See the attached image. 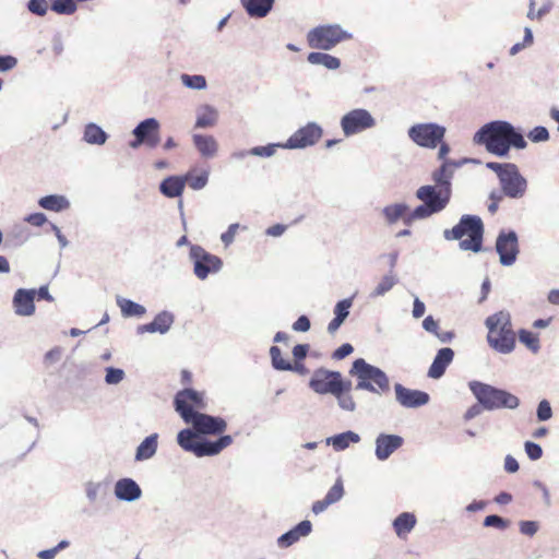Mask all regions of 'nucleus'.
<instances>
[{
  "label": "nucleus",
  "mask_w": 559,
  "mask_h": 559,
  "mask_svg": "<svg viewBox=\"0 0 559 559\" xmlns=\"http://www.w3.org/2000/svg\"><path fill=\"white\" fill-rule=\"evenodd\" d=\"M185 423L191 425L192 428L180 430L177 435V442L185 451L191 452L198 457L217 455L233 443V438L229 435L219 436L214 441L200 438V436L223 433L227 428V423L222 417L198 412Z\"/></svg>",
  "instance_id": "f257e3e1"
},
{
  "label": "nucleus",
  "mask_w": 559,
  "mask_h": 559,
  "mask_svg": "<svg viewBox=\"0 0 559 559\" xmlns=\"http://www.w3.org/2000/svg\"><path fill=\"white\" fill-rule=\"evenodd\" d=\"M474 142L484 145L497 156H507L511 147L523 150L527 143L523 134L507 121L497 120L483 126L474 135Z\"/></svg>",
  "instance_id": "f03ea898"
},
{
  "label": "nucleus",
  "mask_w": 559,
  "mask_h": 559,
  "mask_svg": "<svg viewBox=\"0 0 559 559\" xmlns=\"http://www.w3.org/2000/svg\"><path fill=\"white\" fill-rule=\"evenodd\" d=\"M484 225L478 216L463 215L451 229H445L447 240H460V248L465 251L479 252L483 246Z\"/></svg>",
  "instance_id": "7ed1b4c3"
},
{
  "label": "nucleus",
  "mask_w": 559,
  "mask_h": 559,
  "mask_svg": "<svg viewBox=\"0 0 559 559\" xmlns=\"http://www.w3.org/2000/svg\"><path fill=\"white\" fill-rule=\"evenodd\" d=\"M488 329L487 341L495 349H513L516 341V333L513 330L511 314L501 310L489 316L485 321Z\"/></svg>",
  "instance_id": "20e7f679"
},
{
  "label": "nucleus",
  "mask_w": 559,
  "mask_h": 559,
  "mask_svg": "<svg viewBox=\"0 0 559 559\" xmlns=\"http://www.w3.org/2000/svg\"><path fill=\"white\" fill-rule=\"evenodd\" d=\"M468 386L484 409H515L520 405L519 397L506 390L479 381H471Z\"/></svg>",
  "instance_id": "39448f33"
},
{
  "label": "nucleus",
  "mask_w": 559,
  "mask_h": 559,
  "mask_svg": "<svg viewBox=\"0 0 559 559\" xmlns=\"http://www.w3.org/2000/svg\"><path fill=\"white\" fill-rule=\"evenodd\" d=\"M350 374L358 378L356 390H366L371 393L380 394L386 392L390 388V381L384 371L358 358L353 362Z\"/></svg>",
  "instance_id": "423d86ee"
},
{
  "label": "nucleus",
  "mask_w": 559,
  "mask_h": 559,
  "mask_svg": "<svg viewBox=\"0 0 559 559\" xmlns=\"http://www.w3.org/2000/svg\"><path fill=\"white\" fill-rule=\"evenodd\" d=\"M309 386L318 394L334 395L341 392H349L352 382L344 381L338 371L320 368L313 372Z\"/></svg>",
  "instance_id": "0eeeda50"
},
{
  "label": "nucleus",
  "mask_w": 559,
  "mask_h": 559,
  "mask_svg": "<svg viewBox=\"0 0 559 559\" xmlns=\"http://www.w3.org/2000/svg\"><path fill=\"white\" fill-rule=\"evenodd\" d=\"M347 38L346 33L337 25L318 26L307 35L309 47L329 50Z\"/></svg>",
  "instance_id": "6e6552de"
},
{
  "label": "nucleus",
  "mask_w": 559,
  "mask_h": 559,
  "mask_svg": "<svg viewBox=\"0 0 559 559\" xmlns=\"http://www.w3.org/2000/svg\"><path fill=\"white\" fill-rule=\"evenodd\" d=\"M134 140L129 145L138 148L145 145L150 148L156 147L160 142V126L155 118H147L141 121L133 130Z\"/></svg>",
  "instance_id": "1a4fd4ad"
},
{
  "label": "nucleus",
  "mask_w": 559,
  "mask_h": 559,
  "mask_svg": "<svg viewBox=\"0 0 559 559\" xmlns=\"http://www.w3.org/2000/svg\"><path fill=\"white\" fill-rule=\"evenodd\" d=\"M190 258L193 260L194 274L200 280H205L209 274L218 272L223 265L218 257L209 253L197 245L191 246Z\"/></svg>",
  "instance_id": "9d476101"
},
{
  "label": "nucleus",
  "mask_w": 559,
  "mask_h": 559,
  "mask_svg": "<svg viewBox=\"0 0 559 559\" xmlns=\"http://www.w3.org/2000/svg\"><path fill=\"white\" fill-rule=\"evenodd\" d=\"M174 406L185 421L198 413L195 408H205L203 393L193 389H183L175 395Z\"/></svg>",
  "instance_id": "9b49d317"
},
{
  "label": "nucleus",
  "mask_w": 559,
  "mask_h": 559,
  "mask_svg": "<svg viewBox=\"0 0 559 559\" xmlns=\"http://www.w3.org/2000/svg\"><path fill=\"white\" fill-rule=\"evenodd\" d=\"M445 129L436 123H419L408 130L409 138L424 147H436L442 142Z\"/></svg>",
  "instance_id": "f8f14e48"
},
{
  "label": "nucleus",
  "mask_w": 559,
  "mask_h": 559,
  "mask_svg": "<svg viewBox=\"0 0 559 559\" xmlns=\"http://www.w3.org/2000/svg\"><path fill=\"white\" fill-rule=\"evenodd\" d=\"M345 135H353L374 126V119L366 109H354L341 121Z\"/></svg>",
  "instance_id": "ddd939ff"
},
{
  "label": "nucleus",
  "mask_w": 559,
  "mask_h": 559,
  "mask_svg": "<svg viewBox=\"0 0 559 559\" xmlns=\"http://www.w3.org/2000/svg\"><path fill=\"white\" fill-rule=\"evenodd\" d=\"M322 134L323 131L320 126L314 122H309L293 133L286 144L282 146L287 148H304L316 144L321 139Z\"/></svg>",
  "instance_id": "4468645a"
},
{
  "label": "nucleus",
  "mask_w": 559,
  "mask_h": 559,
  "mask_svg": "<svg viewBox=\"0 0 559 559\" xmlns=\"http://www.w3.org/2000/svg\"><path fill=\"white\" fill-rule=\"evenodd\" d=\"M499 182L503 193L512 199L522 198L527 188L526 179L520 174L515 164H513V169H508L499 178Z\"/></svg>",
  "instance_id": "2eb2a0df"
},
{
  "label": "nucleus",
  "mask_w": 559,
  "mask_h": 559,
  "mask_svg": "<svg viewBox=\"0 0 559 559\" xmlns=\"http://www.w3.org/2000/svg\"><path fill=\"white\" fill-rule=\"evenodd\" d=\"M395 400L405 408H418L429 403L430 395L421 390L408 389L401 383L394 384Z\"/></svg>",
  "instance_id": "dca6fc26"
},
{
  "label": "nucleus",
  "mask_w": 559,
  "mask_h": 559,
  "mask_svg": "<svg viewBox=\"0 0 559 559\" xmlns=\"http://www.w3.org/2000/svg\"><path fill=\"white\" fill-rule=\"evenodd\" d=\"M272 358V366L276 370H289L296 371L299 374H306L307 368L302 364V360L307 357L308 352H292L294 359L290 360L288 357L283 356V352H270Z\"/></svg>",
  "instance_id": "f3484780"
},
{
  "label": "nucleus",
  "mask_w": 559,
  "mask_h": 559,
  "mask_svg": "<svg viewBox=\"0 0 559 559\" xmlns=\"http://www.w3.org/2000/svg\"><path fill=\"white\" fill-rule=\"evenodd\" d=\"M496 248L500 257V262L503 265L513 264L519 253L516 234L514 231L501 234L497 239Z\"/></svg>",
  "instance_id": "a211bd4d"
},
{
  "label": "nucleus",
  "mask_w": 559,
  "mask_h": 559,
  "mask_svg": "<svg viewBox=\"0 0 559 559\" xmlns=\"http://www.w3.org/2000/svg\"><path fill=\"white\" fill-rule=\"evenodd\" d=\"M374 454L379 461L388 460L397 449H400L404 439L397 435L380 433L376 438Z\"/></svg>",
  "instance_id": "6ab92c4d"
},
{
  "label": "nucleus",
  "mask_w": 559,
  "mask_h": 559,
  "mask_svg": "<svg viewBox=\"0 0 559 559\" xmlns=\"http://www.w3.org/2000/svg\"><path fill=\"white\" fill-rule=\"evenodd\" d=\"M416 197L426 204H428V202H439V204H442L443 210L450 201L451 189L447 185L440 188L435 186H423L417 190Z\"/></svg>",
  "instance_id": "aec40b11"
},
{
  "label": "nucleus",
  "mask_w": 559,
  "mask_h": 559,
  "mask_svg": "<svg viewBox=\"0 0 559 559\" xmlns=\"http://www.w3.org/2000/svg\"><path fill=\"white\" fill-rule=\"evenodd\" d=\"M115 496L120 501L134 502L142 497L139 484L129 477L120 478L115 484Z\"/></svg>",
  "instance_id": "412c9836"
},
{
  "label": "nucleus",
  "mask_w": 559,
  "mask_h": 559,
  "mask_svg": "<svg viewBox=\"0 0 559 559\" xmlns=\"http://www.w3.org/2000/svg\"><path fill=\"white\" fill-rule=\"evenodd\" d=\"M36 296L35 289L20 288L15 292L13 297V306L15 312L20 316H31L35 311L34 299Z\"/></svg>",
  "instance_id": "4be33fe9"
},
{
  "label": "nucleus",
  "mask_w": 559,
  "mask_h": 559,
  "mask_svg": "<svg viewBox=\"0 0 559 559\" xmlns=\"http://www.w3.org/2000/svg\"><path fill=\"white\" fill-rule=\"evenodd\" d=\"M312 531V524L308 520L299 522L295 527L282 534L277 539L281 548H287L299 540L300 537L308 536Z\"/></svg>",
  "instance_id": "5701e85b"
},
{
  "label": "nucleus",
  "mask_w": 559,
  "mask_h": 559,
  "mask_svg": "<svg viewBox=\"0 0 559 559\" xmlns=\"http://www.w3.org/2000/svg\"><path fill=\"white\" fill-rule=\"evenodd\" d=\"M173 322L174 316L170 312L163 311L158 313L152 322L139 325L138 333L144 334L158 332L164 334L170 329Z\"/></svg>",
  "instance_id": "b1692460"
},
{
  "label": "nucleus",
  "mask_w": 559,
  "mask_h": 559,
  "mask_svg": "<svg viewBox=\"0 0 559 559\" xmlns=\"http://www.w3.org/2000/svg\"><path fill=\"white\" fill-rule=\"evenodd\" d=\"M158 438L159 436L156 432L145 437L135 449L134 461L144 462L151 460L157 452Z\"/></svg>",
  "instance_id": "393cba45"
},
{
  "label": "nucleus",
  "mask_w": 559,
  "mask_h": 559,
  "mask_svg": "<svg viewBox=\"0 0 559 559\" xmlns=\"http://www.w3.org/2000/svg\"><path fill=\"white\" fill-rule=\"evenodd\" d=\"M192 141L198 152L205 158L215 156L218 151L217 141L213 135L193 134Z\"/></svg>",
  "instance_id": "a878e982"
},
{
  "label": "nucleus",
  "mask_w": 559,
  "mask_h": 559,
  "mask_svg": "<svg viewBox=\"0 0 559 559\" xmlns=\"http://www.w3.org/2000/svg\"><path fill=\"white\" fill-rule=\"evenodd\" d=\"M454 352H438L428 370V377L431 379H440L444 374L448 366L452 362Z\"/></svg>",
  "instance_id": "bb28decb"
},
{
  "label": "nucleus",
  "mask_w": 559,
  "mask_h": 559,
  "mask_svg": "<svg viewBox=\"0 0 559 559\" xmlns=\"http://www.w3.org/2000/svg\"><path fill=\"white\" fill-rule=\"evenodd\" d=\"M274 0H241L247 13L252 17H264L271 11Z\"/></svg>",
  "instance_id": "cd10ccee"
},
{
  "label": "nucleus",
  "mask_w": 559,
  "mask_h": 559,
  "mask_svg": "<svg viewBox=\"0 0 559 559\" xmlns=\"http://www.w3.org/2000/svg\"><path fill=\"white\" fill-rule=\"evenodd\" d=\"M416 516L409 512H403L393 521V527L400 538H405L416 525Z\"/></svg>",
  "instance_id": "c85d7f7f"
},
{
  "label": "nucleus",
  "mask_w": 559,
  "mask_h": 559,
  "mask_svg": "<svg viewBox=\"0 0 559 559\" xmlns=\"http://www.w3.org/2000/svg\"><path fill=\"white\" fill-rule=\"evenodd\" d=\"M360 437L354 431H345L326 439V444L332 445L335 451H343L349 447L350 443H358Z\"/></svg>",
  "instance_id": "c756f323"
},
{
  "label": "nucleus",
  "mask_w": 559,
  "mask_h": 559,
  "mask_svg": "<svg viewBox=\"0 0 559 559\" xmlns=\"http://www.w3.org/2000/svg\"><path fill=\"white\" fill-rule=\"evenodd\" d=\"M159 189L167 198L180 197L185 190V179L178 176L167 177L162 181Z\"/></svg>",
  "instance_id": "7c9ffc66"
},
{
  "label": "nucleus",
  "mask_w": 559,
  "mask_h": 559,
  "mask_svg": "<svg viewBox=\"0 0 559 559\" xmlns=\"http://www.w3.org/2000/svg\"><path fill=\"white\" fill-rule=\"evenodd\" d=\"M352 304V298L343 299L336 304L334 308L335 317L328 325L329 332L334 333L340 328V325L347 318Z\"/></svg>",
  "instance_id": "2f4dec72"
},
{
  "label": "nucleus",
  "mask_w": 559,
  "mask_h": 559,
  "mask_svg": "<svg viewBox=\"0 0 559 559\" xmlns=\"http://www.w3.org/2000/svg\"><path fill=\"white\" fill-rule=\"evenodd\" d=\"M117 305L119 306L120 311L124 318H130V317L141 318L146 312L145 308L142 305L136 304L127 298L118 297Z\"/></svg>",
  "instance_id": "473e14b6"
},
{
  "label": "nucleus",
  "mask_w": 559,
  "mask_h": 559,
  "mask_svg": "<svg viewBox=\"0 0 559 559\" xmlns=\"http://www.w3.org/2000/svg\"><path fill=\"white\" fill-rule=\"evenodd\" d=\"M442 211V204L428 202L417 206L406 218L405 223H411L414 219L426 218L435 213Z\"/></svg>",
  "instance_id": "72a5a7b5"
},
{
  "label": "nucleus",
  "mask_w": 559,
  "mask_h": 559,
  "mask_svg": "<svg viewBox=\"0 0 559 559\" xmlns=\"http://www.w3.org/2000/svg\"><path fill=\"white\" fill-rule=\"evenodd\" d=\"M39 205L48 211L60 212L70 206L69 201L62 195H47L39 200Z\"/></svg>",
  "instance_id": "f704fd0d"
},
{
  "label": "nucleus",
  "mask_w": 559,
  "mask_h": 559,
  "mask_svg": "<svg viewBox=\"0 0 559 559\" xmlns=\"http://www.w3.org/2000/svg\"><path fill=\"white\" fill-rule=\"evenodd\" d=\"M307 60L311 64H321L330 70H335L341 66L338 58L324 52H310Z\"/></svg>",
  "instance_id": "c9c22d12"
},
{
  "label": "nucleus",
  "mask_w": 559,
  "mask_h": 559,
  "mask_svg": "<svg viewBox=\"0 0 559 559\" xmlns=\"http://www.w3.org/2000/svg\"><path fill=\"white\" fill-rule=\"evenodd\" d=\"M217 119H218L217 111L210 106H205L198 112L195 128L214 127L217 122Z\"/></svg>",
  "instance_id": "e433bc0d"
},
{
  "label": "nucleus",
  "mask_w": 559,
  "mask_h": 559,
  "mask_svg": "<svg viewBox=\"0 0 559 559\" xmlns=\"http://www.w3.org/2000/svg\"><path fill=\"white\" fill-rule=\"evenodd\" d=\"M185 182L187 181L189 187L193 190H200L204 188L209 180V171L201 170V171H189L185 176Z\"/></svg>",
  "instance_id": "4c0bfd02"
},
{
  "label": "nucleus",
  "mask_w": 559,
  "mask_h": 559,
  "mask_svg": "<svg viewBox=\"0 0 559 559\" xmlns=\"http://www.w3.org/2000/svg\"><path fill=\"white\" fill-rule=\"evenodd\" d=\"M107 139L103 129L94 123H90L84 130V140L91 144H104Z\"/></svg>",
  "instance_id": "58836bf2"
},
{
  "label": "nucleus",
  "mask_w": 559,
  "mask_h": 559,
  "mask_svg": "<svg viewBox=\"0 0 559 559\" xmlns=\"http://www.w3.org/2000/svg\"><path fill=\"white\" fill-rule=\"evenodd\" d=\"M408 211L405 204H392L383 209V215L389 224L397 222L400 218H406L405 215Z\"/></svg>",
  "instance_id": "ea45409f"
},
{
  "label": "nucleus",
  "mask_w": 559,
  "mask_h": 559,
  "mask_svg": "<svg viewBox=\"0 0 559 559\" xmlns=\"http://www.w3.org/2000/svg\"><path fill=\"white\" fill-rule=\"evenodd\" d=\"M84 488L86 498L91 503H94L98 498L106 495V486L100 481H87Z\"/></svg>",
  "instance_id": "a19ab883"
},
{
  "label": "nucleus",
  "mask_w": 559,
  "mask_h": 559,
  "mask_svg": "<svg viewBox=\"0 0 559 559\" xmlns=\"http://www.w3.org/2000/svg\"><path fill=\"white\" fill-rule=\"evenodd\" d=\"M76 0H55L51 10L58 14L70 15L76 11Z\"/></svg>",
  "instance_id": "79ce46f5"
},
{
  "label": "nucleus",
  "mask_w": 559,
  "mask_h": 559,
  "mask_svg": "<svg viewBox=\"0 0 559 559\" xmlns=\"http://www.w3.org/2000/svg\"><path fill=\"white\" fill-rule=\"evenodd\" d=\"M344 496V486L341 478H338L334 485L329 489L328 493L325 495L324 499L328 501V503L333 504L340 501Z\"/></svg>",
  "instance_id": "37998d69"
},
{
  "label": "nucleus",
  "mask_w": 559,
  "mask_h": 559,
  "mask_svg": "<svg viewBox=\"0 0 559 559\" xmlns=\"http://www.w3.org/2000/svg\"><path fill=\"white\" fill-rule=\"evenodd\" d=\"M396 280L393 275H385L381 278L380 283L376 286L372 292V297H379L388 293L395 285Z\"/></svg>",
  "instance_id": "c03bdc74"
},
{
  "label": "nucleus",
  "mask_w": 559,
  "mask_h": 559,
  "mask_svg": "<svg viewBox=\"0 0 559 559\" xmlns=\"http://www.w3.org/2000/svg\"><path fill=\"white\" fill-rule=\"evenodd\" d=\"M519 338L522 344H524L530 349H538L539 347V338L537 334H534L527 330L519 331Z\"/></svg>",
  "instance_id": "a18cd8bd"
},
{
  "label": "nucleus",
  "mask_w": 559,
  "mask_h": 559,
  "mask_svg": "<svg viewBox=\"0 0 559 559\" xmlns=\"http://www.w3.org/2000/svg\"><path fill=\"white\" fill-rule=\"evenodd\" d=\"M483 524L486 527H495V528L503 531L509 527L510 521L500 515L490 514L485 518Z\"/></svg>",
  "instance_id": "49530a36"
},
{
  "label": "nucleus",
  "mask_w": 559,
  "mask_h": 559,
  "mask_svg": "<svg viewBox=\"0 0 559 559\" xmlns=\"http://www.w3.org/2000/svg\"><path fill=\"white\" fill-rule=\"evenodd\" d=\"M181 80L182 83L190 88L202 90L206 86V81L203 75L182 74Z\"/></svg>",
  "instance_id": "de8ad7c7"
},
{
  "label": "nucleus",
  "mask_w": 559,
  "mask_h": 559,
  "mask_svg": "<svg viewBox=\"0 0 559 559\" xmlns=\"http://www.w3.org/2000/svg\"><path fill=\"white\" fill-rule=\"evenodd\" d=\"M432 178L436 182L435 187L440 188L447 185L451 189L450 175L448 174V166L445 163L433 173Z\"/></svg>",
  "instance_id": "09e8293b"
},
{
  "label": "nucleus",
  "mask_w": 559,
  "mask_h": 559,
  "mask_svg": "<svg viewBox=\"0 0 559 559\" xmlns=\"http://www.w3.org/2000/svg\"><path fill=\"white\" fill-rule=\"evenodd\" d=\"M334 396L337 399L338 406L347 412H354L356 409V403L352 395L348 394V392H341L337 394H334Z\"/></svg>",
  "instance_id": "8fccbe9b"
},
{
  "label": "nucleus",
  "mask_w": 559,
  "mask_h": 559,
  "mask_svg": "<svg viewBox=\"0 0 559 559\" xmlns=\"http://www.w3.org/2000/svg\"><path fill=\"white\" fill-rule=\"evenodd\" d=\"M124 378V371L120 368L107 367L105 374V382L107 384H118Z\"/></svg>",
  "instance_id": "3c124183"
},
{
  "label": "nucleus",
  "mask_w": 559,
  "mask_h": 559,
  "mask_svg": "<svg viewBox=\"0 0 559 559\" xmlns=\"http://www.w3.org/2000/svg\"><path fill=\"white\" fill-rule=\"evenodd\" d=\"M536 416L539 421H547L552 417V409L547 400H542L538 403Z\"/></svg>",
  "instance_id": "603ef678"
},
{
  "label": "nucleus",
  "mask_w": 559,
  "mask_h": 559,
  "mask_svg": "<svg viewBox=\"0 0 559 559\" xmlns=\"http://www.w3.org/2000/svg\"><path fill=\"white\" fill-rule=\"evenodd\" d=\"M524 450L526 455L532 461H537L543 456V449L538 443H535L533 441H526L524 443Z\"/></svg>",
  "instance_id": "864d4df0"
},
{
  "label": "nucleus",
  "mask_w": 559,
  "mask_h": 559,
  "mask_svg": "<svg viewBox=\"0 0 559 559\" xmlns=\"http://www.w3.org/2000/svg\"><path fill=\"white\" fill-rule=\"evenodd\" d=\"M527 138L532 142H545L549 139V132L545 127L538 126L528 132Z\"/></svg>",
  "instance_id": "5fc2aeb1"
},
{
  "label": "nucleus",
  "mask_w": 559,
  "mask_h": 559,
  "mask_svg": "<svg viewBox=\"0 0 559 559\" xmlns=\"http://www.w3.org/2000/svg\"><path fill=\"white\" fill-rule=\"evenodd\" d=\"M27 8L32 13L44 16L48 10V3L47 0H29Z\"/></svg>",
  "instance_id": "6e6d98bb"
},
{
  "label": "nucleus",
  "mask_w": 559,
  "mask_h": 559,
  "mask_svg": "<svg viewBox=\"0 0 559 559\" xmlns=\"http://www.w3.org/2000/svg\"><path fill=\"white\" fill-rule=\"evenodd\" d=\"M487 168L495 171L500 178L508 169H513L512 163H496V162H489L487 163Z\"/></svg>",
  "instance_id": "4d7b16f0"
},
{
  "label": "nucleus",
  "mask_w": 559,
  "mask_h": 559,
  "mask_svg": "<svg viewBox=\"0 0 559 559\" xmlns=\"http://www.w3.org/2000/svg\"><path fill=\"white\" fill-rule=\"evenodd\" d=\"M239 227L240 226L237 223L231 224L229 225L228 229L222 234L221 239L225 246H229L234 241Z\"/></svg>",
  "instance_id": "13d9d810"
},
{
  "label": "nucleus",
  "mask_w": 559,
  "mask_h": 559,
  "mask_svg": "<svg viewBox=\"0 0 559 559\" xmlns=\"http://www.w3.org/2000/svg\"><path fill=\"white\" fill-rule=\"evenodd\" d=\"M538 530V524L535 521H521L520 532L527 536H533Z\"/></svg>",
  "instance_id": "bf43d9fd"
},
{
  "label": "nucleus",
  "mask_w": 559,
  "mask_h": 559,
  "mask_svg": "<svg viewBox=\"0 0 559 559\" xmlns=\"http://www.w3.org/2000/svg\"><path fill=\"white\" fill-rule=\"evenodd\" d=\"M274 153L275 145L255 146L250 151V154L261 157H269L272 156Z\"/></svg>",
  "instance_id": "052dcab7"
},
{
  "label": "nucleus",
  "mask_w": 559,
  "mask_h": 559,
  "mask_svg": "<svg viewBox=\"0 0 559 559\" xmlns=\"http://www.w3.org/2000/svg\"><path fill=\"white\" fill-rule=\"evenodd\" d=\"M25 221L33 225V226H43L46 222H47V218H46V215L44 213H33V214H29Z\"/></svg>",
  "instance_id": "680f3d73"
},
{
  "label": "nucleus",
  "mask_w": 559,
  "mask_h": 559,
  "mask_svg": "<svg viewBox=\"0 0 559 559\" xmlns=\"http://www.w3.org/2000/svg\"><path fill=\"white\" fill-rule=\"evenodd\" d=\"M17 60L12 56H0V71L4 72L13 69Z\"/></svg>",
  "instance_id": "e2e57ef3"
},
{
  "label": "nucleus",
  "mask_w": 559,
  "mask_h": 559,
  "mask_svg": "<svg viewBox=\"0 0 559 559\" xmlns=\"http://www.w3.org/2000/svg\"><path fill=\"white\" fill-rule=\"evenodd\" d=\"M293 329L297 332H306L310 329V320L306 316H300L293 324Z\"/></svg>",
  "instance_id": "0e129e2a"
},
{
  "label": "nucleus",
  "mask_w": 559,
  "mask_h": 559,
  "mask_svg": "<svg viewBox=\"0 0 559 559\" xmlns=\"http://www.w3.org/2000/svg\"><path fill=\"white\" fill-rule=\"evenodd\" d=\"M547 12H548V9L546 7L536 10L535 2L532 0L531 4H530V10L527 12V17L530 20L540 19Z\"/></svg>",
  "instance_id": "69168bd1"
},
{
  "label": "nucleus",
  "mask_w": 559,
  "mask_h": 559,
  "mask_svg": "<svg viewBox=\"0 0 559 559\" xmlns=\"http://www.w3.org/2000/svg\"><path fill=\"white\" fill-rule=\"evenodd\" d=\"M504 471L507 473H516L520 468L518 461L510 454H508L504 459Z\"/></svg>",
  "instance_id": "338daca9"
},
{
  "label": "nucleus",
  "mask_w": 559,
  "mask_h": 559,
  "mask_svg": "<svg viewBox=\"0 0 559 559\" xmlns=\"http://www.w3.org/2000/svg\"><path fill=\"white\" fill-rule=\"evenodd\" d=\"M423 326L426 331L437 334L439 323L431 316H428L427 318L424 319Z\"/></svg>",
  "instance_id": "774afa93"
}]
</instances>
